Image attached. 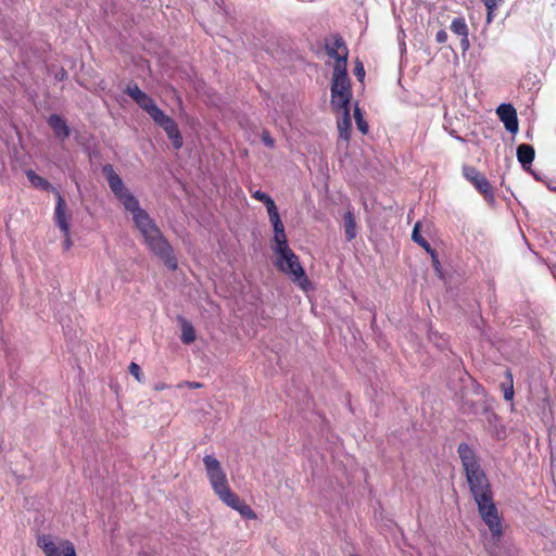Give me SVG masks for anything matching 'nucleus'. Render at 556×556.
Returning <instances> with one entry per match:
<instances>
[{"instance_id": "obj_45", "label": "nucleus", "mask_w": 556, "mask_h": 556, "mask_svg": "<svg viewBox=\"0 0 556 556\" xmlns=\"http://www.w3.org/2000/svg\"><path fill=\"white\" fill-rule=\"evenodd\" d=\"M271 225H273V228H274V233L275 232H280V231L285 230V226H283V224L281 222V218L279 220L273 222Z\"/></svg>"}, {"instance_id": "obj_39", "label": "nucleus", "mask_w": 556, "mask_h": 556, "mask_svg": "<svg viewBox=\"0 0 556 556\" xmlns=\"http://www.w3.org/2000/svg\"><path fill=\"white\" fill-rule=\"evenodd\" d=\"M267 213H268L270 223L280 219V215H279L276 204L269 205V207H267Z\"/></svg>"}, {"instance_id": "obj_48", "label": "nucleus", "mask_w": 556, "mask_h": 556, "mask_svg": "<svg viewBox=\"0 0 556 556\" xmlns=\"http://www.w3.org/2000/svg\"><path fill=\"white\" fill-rule=\"evenodd\" d=\"M548 188H549L551 190H556V187H555V186H548Z\"/></svg>"}, {"instance_id": "obj_15", "label": "nucleus", "mask_w": 556, "mask_h": 556, "mask_svg": "<svg viewBox=\"0 0 556 556\" xmlns=\"http://www.w3.org/2000/svg\"><path fill=\"white\" fill-rule=\"evenodd\" d=\"M334 111H342V117L338 121V130L340 138L345 141L350 140L351 136V115H350V105L349 106H332Z\"/></svg>"}, {"instance_id": "obj_38", "label": "nucleus", "mask_w": 556, "mask_h": 556, "mask_svg": "<svg viewBox=\"0 0 556 556\" xmlns=\"http://www.w3.org/2000/svg\"><path fill=\"white\" fill-rule=\"evenodd\" d=\"M354 74L359 81H363L365 77V68L362 61H359L358 59L355 61Z\"/></svg>"}, {"instance_id": "obj_12", "label": "nucleus", "mask_w": 556, "mask_h": 556, "mask_svg": "<svg viewBox=\"0 0 556 556\" xmlns=\"http://www.w3.org/2000/svg\"><path fill=\"white\" fill-rule=\"evenodd\" d=\"M482 413L485 416L488 430L496 440H504L506 438V428L502 424L500 416L485 404L483 405Z\"/></svg>"}, {"instance_id": "obj_29", "label": "nucleus", "mask_w": 556, "mask_h": 556, "mask_svg": "<svg viewBox=\"0 0 556 556\" xmlns=\"http://www.w3.org/2000/svg\"><path fill=\"white\" fill-rule=\"evenodd\" d=\"M206 473L218 471L222 469L220 463L213 455H205L203 458Z\"/></svg>"}, {"instance_id": "obj_7", "label": "nucleus", "mask_w": 556, "mask_h": 556, "mask_svg": "<svg viewBox=\"0 0 556 556\" xmlns=\"http://www.w3.org/2000/svg\"><path fill=\"white\" fill-rule=\"evenodd\" d=\"M462 172L463 176L473 185L484 200L489 204H493L495 201L494 191L485 175L471 165H464Z\"/></svg>"}, {"instance_id": "obj_44", "label": "nucleus", "mask_w": 556, "mask_h": 556, "mask_svg": "<svg viewBox=\"0 0 556 556\" xmlns=\"http://www.w3.org/2000/svg\"><path fill=\"white\" fill-rule=\"evenodd\" d=\"M460 37H462L460 47H462L463 51L466 52L470 47L468 34H466L465 36H460Z\"/></svg>"}, {"instance_id": "obj_47", "label": "nucleus", "mask_w": 556, "mask_h": 556, "mask_svg": "<svg viewBox=\"0 0 556 556\" xmlns=\"http://www.w3.org/2000/svg\"><path fill=\"white\" fill-rule=\"evenodd\" d=\"M187 384L190 387V388H193V389H198V388H201L202 384L200 382H187Z\"/></svg>"}, {"instance_id": "obj_43", "label": "nucleus", "mask_w": 556, "mask_h": 556, "mask_svg": "<svg viewBox=\"0 0 556 556\" xmlns=\"http://www.w3.org/2000/svg\"><path fill=\"white\" fill-rule=\"evenodd\" d=\"M434 338L438 340L435 341V345L440 349V350H444L445 346H446V340L440 336H438V333H433Z\"/></svg>"}, {"instance_id": "obj_2", "label": "nucleus", "mask_w": 556, "mask_h": 556, "mask_svg": "<svg viewBox=\"0 0 556 556\" xmlns=\"http://www.w3.org/2000/svg\"><path fill=\"white\" fill-rule=\"evenodd\" d=\"M346 67L343 58L334 63L330 86L331 106H349L351 103L352 89Z\"/></svg>"}, {"instance_id": "obj_42", "label": "nucleus", "mask_w": 556, "mask_h": 556, "mask_svg": "<svg viewBox=\"0 0 556 556\" xmlns=\"http://www.w3.org/2000/svg\"><path fill=\"white\" fill-rule=\"evenodd\" d=\"M435 40L438 43H444L447 40V33L444 29H441L435 35Z\"/></svg>"}, {"instance_id": "obj_8", "label": "nucleus", "mask_w": 556, "mask_h": 556, "mask_svg": "<svg viewBox=\"0 0 556 556\" xmlns=\"http://www.w3.org/2000/svg\"><path fill=\"white\" fill-rule=\"evenodd\" d=\"M125 210L129 211L132 214L134 223L136 227L139 229L144 240L161 232L160 228L157 227L155 222L150 217L148 212L140 207L138 200L134 202V204L126 207Z\"/></svg>"}, {"instance_id": "obj_27", "label": "nucleus", "mask_w": 556, "mask_h": 556, "mask_svg": "<svg viewBox=\"0 0 556 556\" xmlns=\"http://www.w3.org/2000/svg\"><path fill=\"white\" fill-rule=\"evenodd\" d=\"M451 30L458 36H465L468 34V27L465 18L455 17L451 23Z\"/></svg>"}, {"instance_id": "obj_19", "label": "nucleus", "mask_w": 556, "mask_h": 556, "mask_svg": "<svg viewBox=\"0 0 556 556\" xmlns=\"http://www.w3.org/2000/svg\"><path fill=\"white\" fill-rule=\"evenodd\" d=\"M344 222V236L346 241H352L356 237V219L354 212L349 210L343 216Z\"/></svg>"}, {"instance_id": "obj_13", "label": "nucleus", "mask_w": 556, "mask_h": 556, "mask_svg": "<svg viewBox=\"0 0 556 556\" xmlns=\"http://www.w3.org/2000/svg\"><path fill=\"white\" fill-rule=\"evenodd\" d=\"M326 52L330 58L336 60V63H338V60H341V58L345 59V65H348L349 50L345 41L339 34L333 36V42L331 46H326Z\"/></svg>"}, {"instance_id": "obj_32", "label": "nucleus", "mask_w": 556, "mask_h": 556, "mask_svg": "<svg viewBox=\"0 0 556 556\" xmlns=\"http://www.w3.org/2000/svg\"><path fill=\"white\" fill-rule=\"evenodd\" d=\"M506 376L508 378V386L506 387L505 383H502L504 399L506 401H510L514 397V387H513V376L509 370H506Z\"/></svg>"}, {"instance_id": "obj_20", "label": "nucleus", "mask_w": 556, "mask_h": 556, "mask_svg": "<svg viewBox=\"0 0 556 556\" xmlns=\"http://www.w3.org/2000/svg\"><path fill=\"white\" fill-rule=\"evenodd\" d=\"M207 477L216 494L228 488L227 478L223 469L207 473Z\"/></svg>"}, {"instance_id": "obj_34", "label": "nucleus", "mask_w": 556, "mask_h": 556, "mask_svg": "<svg viewBox=\"0 0 556 556\" xmlns=\"http://www.w3.org/2000/svg\"><path fill=\"white\" fill-rule=\"evenodd\" d=\"M488 11V22L491 21L494 10L505 0H482Z\"/></svg>"}, {"instance_id": "obj_35", "label": "nucleus", "mask_w": 556, "mask_h": 556, "mask_svg": "<svg viewBox=\"0 0 556 556\" xmlns=\"http://www.w3.org/2000/svg\"><path fill=\"white\" fill-rule=\"evenodd\" d=\"M253 198L263 202L266 208L269 207V205L275 204V201L271 199V197L261 190L255 191L253 193Z\"/></svg>"}, {"instance_id": "obj_23", "label": "nucleus", "mask_w": 556, "mask_h": 556, "mask_svg": "<svg viewBox=\"0 0 556 556\" xmlns=\"http://www.w3.org/2000/svg\"><path fill=\"white\" fill-rule=\"evenodd\" d=\"M218 497L229 507L235 509V507L240 503L241 498L230 490V488H226L224 491L219 492Z\"/></svg>"}, {"instance_id": "obj_16", "label": "nucleus", "mask_w": 556, "mask_h": 556, "mask_svg": "<svg viewBox=\"0 0 556 556\" xmlns=\"http://www.w3.org/2000/svg\"><path fill=\"white\" fill-rule=\"evenodd\" d=\"M517 160L523 169H528L535 156L534 148L528 143H521L517 147Z\"/></svg>"}, {"instance_id": "obj_11", "label": "nucleus", "mask_w": 556, "mask_h": 556, "mask_svg": "<svg viewBox=\"0 0 556 556\" xmlns=\"http://www.w3.org/2000/svg\"><path fill=\"white\" fill-rule=\"evenodd\" d=\"M496 114L507 131L511 134L518 132L519 124L517 111L510 103L500 104L496 109Z\"/></svg>"}, {"instance_id": "obj_31", "label": "nucleus", "mask_w": 556, "mask_h": 556, "mask_svg": "<svg viewBox=\"0 0 556 556\" xmlns=\"http://www.w3.org/2000/svg\"><path fill=\"white\" fill-rule=\"evenodd\" d=\"M125 93H127L136 103L146 96V92L142 91L137 84L128 85Z\"/></svg>"}, {"instance_id": "obj_22", "label": "nucleus", "mask_w": 556, "mask_h": 556, "mask_svg": "<svg viewBox=\"0 0 556 556\" xmlns=\"http://www.w3.org/2000/svg\"><path fill=\"white\" fill-rule=\"evenodd\" d=\"M137 104L153 119L162 110L156 105L155 101L146 93Z\"/></svg>"}, {"instance_id": "obj_9", "label": "nucleus", "mask_w": 556, "mask_h": 556, "mask_svg": "<svg viewBox=\"0 0 556 556\" xmlns=\"http://www.w3.org/2000/svg\"><path fill=\"white\" fill-rule=\"evenodd\" d=\"M66 202L60 192H56V205L54 211V223L63 232L64 241L63 247L68 251L73 247V241L70 233V215H66Z\"/></svg>"}, {"instance_id": "obj_21", "label": "nucleus", "mask_w": 556, "mask_h": 556, "mask_svg": "<svg viewBox=\"0 0 556 556\" xmlns=\"http://www.w3.org/2000/svg\"><path fill=\"white\" fill-rule=\"evenodd\" d=\"M37 545L43 551L46 556H54L60 552L59 547L49 534L38 535Z\"/></svg>"}, {"instance_id": "obj_30", "label": "nucleus", "mask_w": 556, "mask_h": 556, "mask_svg": "<svg viewBox=\"0 0 556 556\" xmlns=\"http://www.w3.org/2000/svg\"><path fill=\"white\" fill-rule=\"evenodd\" d=\"M460 408L464 414H478L479 413V406L476 402L472 400H469L465 396L462 397L460 402Z\"/></svg>"}, {"instance_id": "obj_40", "label": "nucleus", "mask_w": 556, "mask_h": 556, "mask_svg": "<svg viewBox=\"0 0 556 556\" xmlns=\"http://www.w3.org/2000/svg\"><path fill=\"white\" fill-rule=\"evenodd\" d=\"M262 141L266 147L273 148L275 146V140L270 137L267 130L263 131Z\"/></svg>"}, {"instance_id": "obj_37", "label": "nucleus", "mask_w": 556, "mask_h": 556, "mask_svg": "<svg viewBox=\"0 0 556 556\" xmlns=\"http://www.w3.org/2000/svg\"><path fill=\"white\" fill-rule=\"evenodd\" d=\"M129 372L130 375H132L139 382L142 381V371H141V368L138 364H136L135 362H131L130 365H129Z\"/></svg>"}, {"instance_id": "obj_14", "label": "nucleus", "mask_w": 556, "mask_h": 556, "mask_svg": "<svg viewBox=\"0 0 556 556\" xmlns=\"http://www.w3.org/2000/svg\"><path fill=\"white\" fill-rule=\"evenodd\" d=\"M50 128L53 130L54 136L64 140L71 136V129L66 121L59 114H51L47 121Z\"/></svg>"}, {"instance_id": "obj_46", "label": "nucleus", "mask_w": 556, "mask_h": 556, "mask_svg": "<svg viewBox=\"0 0 556 556\" xmlns=\"http://www.w3.org/2000/svg\"><path fill=\"white\" fill-rule=\"evenodd\" d=\"M473 392L479 395V394H484V388L480 384V383H476L475 384V388H473Z\"/></svg>"}, {"instance_id": "obj_36", "label": "nucleus", "mask_w": 556, "mask_h": 556, "mask_svg": "<svg viewBox=\"0 0 556 556\" xmlns=\"http://www.w3.org/2000/svg\"><path fill=\"white\" fill-rule=\"evenodd\" d=\"M429 255L431 256L432 267L434 268V270L437 271V274H439V276H442L441 263H440V261H439V254H438V252L435 251V249H433L432 251H430V252H429Z\"/></svg>"}, {"instance_id": "obj_25", "label": "nucleus", "mask_w": 556, "mask_h": 556, "mask_svg": "<svg viewBox=\"0 0 556 556\" xmlns=\"http://www.w3.org/2000/svg\"><path fill=\"white\" fill-rule=\"evenodd\" d=\"M274 240L277 244L276 248L274 249L276 254L286 252L287 250H291L288 244L287 235L285 230L280 232H275Z\"/></svg>"}, {"instance_id": "obj_10", "label": "nucleus", "mask_w": 556, "mask_h": 556, "mask_svg": "<svg viewBox=\"0 0 556 556\" xmlns=\"http://www.w3.org/2000/svg\"><path fill=\"white\" fill-rule=\"evenodd\" d=\"M153 122L161 127L172 141L174 149L179 150L184 144L182 135L178 128L177 123L163 111H161L154 118Z\"/></svg>"}, {"instance_id": "obj_4", "label": "nucleus", "mask_w": 556, "mask_h": 556, "mask_svg": "<svg viewBox=\"0 0 556 556\" xmlns=\"http://www.w3.org/2000/svg\"><path fill=\"white\" fill-rule=\"evenodd\" d=\"M476 503L481 519L484 521L491 532L492 540L498 542L503 534V528L501 518L498 516V509L494 503L493 496L485 498L481 495L480 501Z\"/></svg>"}, {"instance_id": "obj_28", "label": "nucleus", "mask_w": 556, "mask_h": 556, "mask_svg": "<svg viewBox=\"0 0 556 556\" xmlns=\"http://www.w3.org/2000/svg\"><path fill=\"white\" fill-rule=\"evenodd\" d=\"M235 510H237L244 519H256V514L254 513V510L242 500L235 507Z\"/></svg>"}, {"instance_id": "obj_26", "label": "nucleus", "mask_w": 556, "mask_h": 556, "mask_svg": "<svg viewBox=\"0 0 556 556\" xmlns=\"http://www.w3.org/2000/svg\"><path fill=\"white\" fill-rule=\"evenodd\" d=\"M354 118H355V123H356L357 129L362 134L366 135L368 132V124L365 121L364 115H363V111L358 106L357 103L354 106Z\"/></svg>"}, {"instance_id": "obj_17", "label": "nucleus", "mask_w": 556, "mask_h": 556, "mask_svg": "<svg viewBox=\"0 0 556 556\" xmlns=\"http://www.w3.org/2000/svg\"><path fill=\"white\" fill-rule=\"evenodd\" d=\"M178 321L180 323L181 328V342L185 344L193 343L195 341L197 334L192 324L182 316L178 317Z\"/></svg>"}, {"instance_id": "obj_24", "label": "nucleus", "mask_w": 556, "mask_h": 556, "mask_svg": "<svg viewBox=\"0 0 556 556\" xmlns=\"http://www.w3.org/2000/svg\"><path fill=\"white\" fill-rule=\"evenodd\" d=\"M412 240L424 248L427 253L433 250L430 243L422 237L420 232V223H416L412 232Z\"/></svg>"}, {"instance_id": "obj_49", "label": "nucleus", "mask_w": 556, "mask_h": 556, "mask_svg": "<svg viewBox=\"0 0 556 556\" xmlns=\"http://www.w3.org/2000/svg\"><path fill=\"white\" fill-rule=\"evenodd\" d=\"M350 556H359V555H357V554H351Z\"/></svg>"}, {"instance_id": "obj_1", "label": "nucleus", "mask_w": 556, "mask_h": 556, "mask_svg": "<svg viewBox=\"0 0 556 556\" xmlns=\"http://www.w3.org/2000/svg\"><path fill=\"white\" fill-rule=\"evenodd\" d=\"M457 453L465 470L466 480L475 502L480 501V496L488 498L493 496L489 478L481 468L478 456L473 448L466 442L458 444Z\"/></svg>"}, {"instance_id": "obj_6", "label": "nucleus", "mask_w": 556, "mask_h": 556, "mask_svg": "<svg viewBox=\"0 0 556 556\" xmlns=\"http://www.w3.org/2000/svg\"><path fill=\"white\" fill-rule=\"evenodd\" d=\"M102 174L106 178L110 189L115 198L122 202L124 207L134 204L138 199L125 187L122 178L115 173L112 164H105L102 167Z\"/></svg>"}, {"instance_id": "obj_33", "label": "nucleus", "mask_w": 556, "mask_h": 556, "mask_svg": "<svg viewBox=\"0 0 556 556\" xmlns=\"http://www.w3.org/2000/svg\"><path fill=\"white\" fill-rule=\"evenodd\" d=\"M62 551L55 554L54 556H77L75 546L70 541H63L61 544Z\"/></svg>"}, {"instance_id": "obj_3", "label": "nucleus", "mask_w": 556, "mask_h": 556, "mask_svg": "<svg viewBox=\"0 0 556 556\" xmlns=\"http://www.w3.org/2000/svg\"><path fill=\"white\" fill-rule=\"evenodd\" d=\"M278 255L280 257L275 263L276 267L282 273L291 276V280L302 290L307 291L312 289V282L306 276L299 256L292 250H287Z\"/></svg>"}, {"instance_id": "obj_5", "label": "nucleus", "mask_w": 556, "mask_h": 556, "mask_svg": "<svg viewBox=\"0 0 556 556\" xmlns=\"http://www.w3.org/2000/svg\"><path fill=\"white\" fill-rule=\"evenodd\" d=\"M144 243L155 256L163 261L168 269L175 270L177 268L178 263L173 247L163 236L162 231L144 240Z\"/></svg>"}, {"instance_id": "obj_18", "label": "nucleus", "mask_w": 556, "mask_h": 556, "mask_svg": "<svg viewBox=\"0 0 556 556\" xmlns=\"http://www.w3.org/2000/svg\"><path fill=\"white\" fill-rule=\"evenodd\" d=\"M26 174V177L28 178V180L30 181V184L38 188V189H41V190H45V191H54L55 193L59 192L58 190L54 189V187L43 177H41L40 175H38L36 172H34L33 169H27L25 172Z\"/></svg>"}, {"instance_id": "obj_41", "label": "nucleus", "mask_w": 556, "mask_h": 556, "mask_svg": "<svg viewBox=\"0 0 556 556\" xmlns=\"http://www.w3.org/2000/svg\"><path fill=\"white\" fill-rule=\"evenodd\" d=\"M54 78H55V80H58V81H64V80H66V79L68 78V74H67V72H66V70H65V68L60 67V68L55 72V74H54Z\"/></svg>"}]
</instances>
